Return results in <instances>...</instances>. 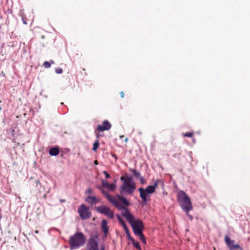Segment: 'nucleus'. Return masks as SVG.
<instances>
[{"label": "nucleus", "mask_w": 250, "mask_h": 250, "mask_svg": "<svg viewBox=\"0 0 250 250\" xmlns=\"http://www.w3.org/2000/svg\"><path fill=\"white\" fill-rule=\"evenodd\" d=\"M111 127V124L107 120H104L103 122V125H97V130L99 132H103L104 130H109Z\"/></svg>", "instance_id": "f8f14e48"}, {"label": "nucleus", "mask_w": 250, "mask_h": 250, "mask_svg": "<svg viewBox=\"0 0 250 250\" xmlns=\"http://www.w3.org/2000/svg\"><path fill=\"white\" fill-rule=\"evenodd\" d=\"M116 181H117L116 179H115V180H114V182H113V183H115V184H116Z\"/></svg>", "instance_id": "e433bc0d"}, {"label": "nucleus", "mask_w": 250, "mask_h": 250, "mask_svg": "<svg viewBox=\"0 0 250 250\" xmlns=\"http://www.w3.org/2000/svg\"><path fill=\"white\" fill-rule=\"evenodd\" d=\"M86 201L93 205L96 204L97 198L95 196H88L86 199Z\"/></svg>", "instance_id": "f3484780"}, {"label": "nucleus", "mask_w": 250, "mask_h": 250, "mask_svg": "<svg viewBox=\"0 0 250 250\" xmlns=\"http://www.w3.org/2000/svg\"><path fill=\"white\" fill-rule=\"evenodd\" d=\"M136 236H138L139 237L140 240L142 241V242L146 244V237L143 234V232H142L141 233H139L138 234L136 235Z\"/></svg>", "instance_id": "4be33fe9"}, {"label": "nucleus", "mask_w": 250, "mask_h": 250, "mask_svg": "<svg viewBox=\"0 0 250 250\" xmlns=\"http://www.w3.org/2000/svg\"><path fill=\"white\" fill-rule=\"evenodd\" d=\"M127 141V138H126V139H125V142H126Z\"/></svg>", "instance_id": "ea45409f"}, {"label": "nucleus", "mask_w": 250, "mask_h": 250, "mask_svg": "<svg viewBox=\"0 0 250 250\" xmlns=\"http://www.w3.org/2000/svg\"><path fill=\"white\" fill-rule=\"evenodd\" d=\"M225 241L229 250H243V249L239 245L234 244V240L230 239L227 235L225 236Z\"/></svg>", "instance_id": "1a4fd4ad"}, {"label": "nucleus", "mask_w": 250, "mask_h": 250, "mask_svg": "<svg viewBox=\"0 0 250 250\" xmlns=\"http://www.w3.org/2000/svg\"><path fill=\"white\" fill-rule=\"evenodd\" d=\"M160 183L163 185V182L161 180L157 179L154 182L152 185H149L147 186L146 188H143V190L149 194H151L155 191L156 188L158 187L159 184Z\"/></svg>", "instance_id": "9b49d317"}, {"label": "nucleus", "mask_w": 250, "mask_h": 250, "mask_svg": "<svg viewBox=\"0 0 250 250\" xmlns=\"http://www.w3.org/2000/svg\"><path fill=\"white\" fill-rule=\"evenodd\" d=\"M96 210L102 214H104L109 218L113 219L114 216V212L110 208L105 206H100L95 208Z\"/></svg>", "instance_id": "6e6552de"}, {"label": "nucleus", "mask_w": 250, "mask_h": 250, "mask_svg": "<svg viewBox=\"0 0 250 250\" xmlns=\"http://www.w3.org/2000/svg\"><path fill=\"white\" fill-rule=\"evenodd\" d=\"M103 173L104 174L106 179H109L111 177L110 175L106 171H104Z\"/></svg>", "instance_id": "bb28decb"}, {"label": "nucleus", "mask_w": 250, "mask_h": 250, "mask_svg": "<svg viewBox=\"0 0 250 250\" xmlns=\"http://www.w3.org/2000/svg\"><path fill=\"white\" fill-rule=\"evenodd\" d=\"M35 233H36V234H37V233H39V231H38V230H35Z\"/></svg>", "instance_id": "f704fd0d"}, {"label": "nucleus", "mask_w": 250, "mask_h": 250, "mask_svg": "<svg viewBox=\"0 0 250 250\" xmlns=\"http://www.w3.org/2000/svg\"><path fill=\"white\" fill-rule=\"evenodd\" d=\"M61 105H63V103H61Z\"/></svg>", "instance_id": "a19ab883"}, {"label": "nucleus", "mask_w": 250, "mask_h": 250, "mask_svg": "<svg viewBox=\"0 0 250 250\" xmlns=\"http://www.w3.org/2000/svg\"><path fill=\"white\" fill-rule=\"evenodd\" d=\"M184 137H192L193 136V133L191 132H186L183 134Z\"/></svg>", "instance_id": "393cba45"}, {"label": "nucleus", "mask_w": 250, "mask_h": 250, "mask_svg": "<svg viewBox=\"0 0 250 250\" xmlns=\"http://www.w3.org/2000/svg\"><path fill=\"white\" fill-rule=\"evenodd\" d=\"M138 179L140 180V182L141 184L144 185L146 183V180H145L144 178L142 176H140Z\"/></svg>", "instance_id": "a878e982"}, {"label": "nucleus", "mask_w": 250, "mask_h": 250, "mask_svg": "<svg viewBox=\"0 0 250 250\" xmlns=\"http://www.w3.org/2000/svg\"><path fill=\"white\" fill-rule=\"evenodd\" d=\"M99 146L100 143L99 142V140L97 139L95 142L93 143V147L92 148V150L94 151H96Z\"/></svg>", "instance_id": "aec40b11"}, {"label": "nucleus", "mask_w": 250, "mask_h": 250, "mask_svg": "<svg viewBox=\"0 0 250 250\" xmlns=\"http://www.w3.org/2000/svg\"><path fill=\"white\" fill-rule=\"evenodd\" d=\"M107 221L103 219L101 222V229L105 236H106L109 233V227L107 226Z\"/></svg>", "instance_id": "4468645a"}, {"label": "nucleus", "mask_w": 250, "mask_h": 250, "mask_svg": "<svg viewBox=\"0 0 250 250\" xmlns=\"http://www.w3.org/2000/svg\"><path fill=\"white\" fill-rule=\"evenodd\" d=\"M120 94L121 97L122 98H124V92H123V91H121V92L120 93Z\"/></svg>", "instance_id": "2f4dec72"}, {"label": "nucleus", "mask_w": 250, "mask_h": 250, "mask_svg": "<svg viewBox=\"0 0 250 250\" xmlns=\"http://www.w3.org/2000/svg\"><path fill=\"white\" fill-rule=\"evenodd\" d=\"M1 109H1V106H0V111H1Z\"/></svg>", "instance_id": "79ce46f5"}, {"label": "nucleus", "mask_w": 250, "mask_h": 250, "mask_svg": "<svg viewBox=\"0 0 250 250\" xmlns=\"http://www.w3.org/2000/svg\"><path fill=\"white\" fill-rule=\"evenodd\" d=\"M102 194L106 198L108 201L111 203L119 210H124L122 213V215L125 217L129 223L131 225L134 221H136L134 216L130 213L127 207L130 205L128 200L122 195H118L117 198L120 201L119 203L117 200L106 191L104 189L101 190Z\"/></svg>", "instance_id": "f257e3e1"}, {"label": "nucleus", "mask_w": 250, "mask_h": 250, "mask_svg": "<svg viewBox=\"0 0 250 250\" xmlns=\"http://www.w3.org/2000/svg\"><path fill=\"white\" fill-rule=\"evenodd\" d=\"M133 246L138 250H142L141 246L138 241H136L134 239L131 241Z\"/></svg>", "instance_id": "6ab92c4d"}, {"label": "nucleus", "mask_w": 250, "mask_h": 250, "mask_svg": "<svg viewBox=\"0 0 250 250\" xmlns=\"http://www.w3.org/2000/svg\"><path fill=\"white\" fill-rule=\"evenodd\" d=\"M99 234L97 231H96L94 234L91 235L90 238L88 240L87 246L88 250H98L99 245L98 241L99 240Z\"/></svg>", "instance_id": "39448f33"}, {"label": "nucleus", "mask_w": 250, "mask_h": 250, "mask_svg": "<svg viewBox=\"0 0 250 250\" xmlns=\"http://www.w3.org/2000/svg\"><path fill=\"white\" fill-rule=\"evenodd\" d=\"M86 240V238L83 232H76L73 235L70 236L68 240L70 250L77 249L83 246Z\"/></svg>", "instance_id": "f03ea898"}, {"label": "nucleus", "mask_w": 250, "mask_h": 250, "mask_svg": "<svg viewBox=\"0 0 250 250\" xmlns=\"http://www.w3.org/2000/svg\"><path fill=\"white\" fill-rule=\"evenodd\" d=\"M14 134H15V130H14V129H12L11 130V135H12V137L14 136Z\"/></svg>", "instance_id": "7c9ffc66"}, {"label": "nucleus", "mask_w": 250, "mask_h": 250, "mask_svg": "<svg viewBox=\"0 0 250 250\" xmlns=\"http://www.w3.org/2000/svg\"><path fill=\"white\" fill-rule=\"evenodd\" d=\"M177 202L185 212H189L193 208L191 200L188 194L183 190L177 193Z\"/></svg>", "instance_id": "7ed1b4c3"}, {"label": "nucleus", "mask_w": 250, "mask_h": 250, "mask_svg": "<svg viewBox=\"0 0 250 250\" xmlns=\"http://www.w3.org/2000/svg\"><path fill=\"white\" fill-rule=\"evenodd\" d=\"M129 171L131 172L135 178L138 179L141 175L140 172L137 171L136 169L129 168Z\"/></svg>", "instance_id": "a211bd4d"}, {"label": "nucleus", "mask_w": 250, "mask_h": 250, "mask_svg": "<svg viewBox=\"0 0 250 250\" xmlns=\"http://www.w3.org/2000/svg\"><path fill=\"white\" fill-rule=\"evenodd\" d=\"M102 186L104 188H107L109 190L114 191L116 188L115 183L109 184L106 181L102 179L101 181Z\"/></svg>", "instance_id": "ddd939ff"}, {"label": "nucleus", "mask_w": 250, "mask_h": 250, "mask_svg": "<svg viewBox=\"0 0 250 250\" xmlns=\"http://www.w3.org/2000/svg\"><path fill=\"white\" fill-rule=\"evenodd\" d=\"M59 147L57 146L51 147L48 151L49 155L51 156H56L60 153Z\"/></svg>", "instance_id": "2eb2a0df"}, {"label": "nucleus", "mask_w": 250, "mask_h": 250, "mask_svg": "<svg viewBox=\"0 0 250 250\" xmlns=\"http://www.w3.org/2000/svg\"><path fill=\"white\" fill-rule=\"evenodd\" d=\"M130 225L135 235L143 232L145 228L143 221L139 219H136V221H134Z\"/></svg>", "instance_id": "423d86ee"}, {"label": "nucleus", "mask_w": 250, "mask_h": 250, "mask_svg": "<svg viewBox=\"0 0 250 250\" xmlns=\"http://www.w3.org/2000/svg\"><path fill=\"white\" fill-rule=\"evenodd\" d=\"M78 213L81 218L83 220L89 218L91 216V213L89 210V208L84 204H82L79 206Z\"/></svg>", "instance_id": "0eeeda50"}, {"label": "nucleus", "mask_w": 250, "mask_h": 250, "mask_svg": "<svg viewBox=\"0 0 250 250\" xmlns=\"http://www.w3.org/2000/svg\"><path fill=\"white\" fill-rule=\"evenodd\" d=\"M125 231L126 235L128 240H129L130 241H132V239H134V238L131 236L130 232H129V230L128 228L125 229Z\"/></svg>", "instance_id": "5701e85b"}, {"label": "nucleus", "mask_w": 250, "mask_h": 250, "mask_svg": "<svg viewBox=\"0 0 250 250\" xmlns=\"http://www.w3.org/2000/svg\"><path fill=\"white\" fill-rule=\"evenodd\" d=\"M138 191L140 193V197L142 200V202L141 204L142 206H146L147 204V202L150 200V194L146 192H145L144 190H143V188H138Z\"/></svg>", "instance_id": "9d476101"}, {"label": "nucleus", "mask_w": 250, "mask_h": 250, "mask_svg": "<svg viewBox=\"0 0 250 250\" xmlns=\"http://www.w3.org/2000/svg\"><path fill=\"white\" fill-rule=\"evenodd\" d=\"M60 201L61 202H65V200L64 199H61L60 200Z\"/></svg>", "instance_id": "72a5a7b5"}, {"label": "nucleus", "mask_w": 250, "mask_h": 250, "mask_svg": "<svg viewBox=\"0 0 250 250\" xmlns=\"http://www.w3.org/2000/svg\"><path fill=\"white\" fill-rule=\"evenodd\" d=\"M86 192L87 193H89V194H91V193H93V190L90 188H88L86 190Z\"/></svg>", "instance_id": "c756f323"}, {"label": "nucleus", "mask_w": 250, "mask_h": 250, "mask_svg": "<svg viewBox=\"0 0 250 250\" xmlns=\"http://www.w3.org/2000/svg\"><path fill=\"white\" fill-rule=\"evenodd\" d=\"M120 180L123 182L121 187V191L131 194L134 192L136 188V185L131 176L126 175L125 177H121Z\"/></svg>", "instance_id": "20e7f679"}, {"label": "nucleus", "mask_w": 250, "mask_h": 250, "mask_svg": "<svg viewBox=\"0 0 250 250\" xmlns=\"http://www.w3.org/2000/svg\"><path fill=\"white\" fill-rule=\"evenodd\" d=\"M186 214L187 215V216H188V218H189L191 221H192V220H193V216H192L191 215L189 214V212H186Z\"/></svg>", "instance_id": "c85d7f7f"}, {"label": "nucleus", "mask_w": 250, "mask_h": 250, "mask_svg": "<svg viewBox=\"0 0 250 250\" xmlns=\"http://www.w3.org/2000/svg\"><path fill=\"white\" fill-rule=\"evenodd\" d=\"M21 20L22 21V22H23V23L24 24H27V22L26 21V18L23 16H21Z\"/></svg>", "instance_id": "cd10ccee"}, {"label": "nucleus", "mask_w": 250, "mask_h": 250, "mask_svg": "<svg viewBox=\"0 0 250 250\" xmlns=\"http://www.w3.org/2000/svg\"><path fill=\"white\" fill-rule=\"evenodd\" d=\"M94 163H95V164H96V165H97V164H98V163H97V162L96 161H95L94 162Z\"/></svg>", "instance_id": "58836bf2"}, {"label": "nucleus", "mask_w": 250, "mask_h": 250, "mask_svg": "<svg viewBox=\"0 0 250 250\" xmlns=\"http://www.w3.org/2000/svg\"><path fill=\"white\" fill-rule=\"evenodd\" d=\"M192 141H193V142L194 143H195V138H193V139H192Z\"/></svg>", "instance_id": "c9c22d12"}, {"label": "nucleus", "mask_w": 250, "mask_h": 250, "mask_svg": "<svg viewBox=\"0 0 250 250\" xmlns=\"http://www.w3.org/2000/svg\"><path fill=\"white\" fill-rule=\"evenodd\" d=\"M116 216L119 223L123 227L124 229L125 230L126 229H127V226L125 224V222L124 221V219L122 218V217L119 214H118L116 215Z\"/></svg>", "instance_id": "dca6fc26"}, {"label": "nucleus", "mask_w": 250, "mask_h": 250, "mask_svg": "<svg viewBox=\"0 0 250 250\" xmlns=\"http://www.w3.org/2000/svg\"><path fill=\"white\" fill-rule=\"evenodd\" d=\"M100 250H105V248L104 245H102L100 248Z\"/></svg>", "instance_id": "473e14b6"}, {"label": "nucleus", "mask_w": 250, "mask_h": 250, "mask_svg": "<svg viewBox=\"0 0 250 250\" xmlns=\"http://www.w3.org/2000/svg\"><path fill=\"white\" fill-rule=\"evenodd\" d=\"M1 103V101H0V103Z\"/></svg>", "instance_id": "37998d69"}, {"label": "nucleus", "mask_w": 250, "mask_h": 250, "mask_svg": "<svg viewBox=\"0 0 250 250\" xmlns=\"http://www.w3.org/2000/svg\"><path fill=\"white\" fill-rule=\"evenodd\" d=\"M55 72L57 73V74H61L62 73V69L61 67H57L56 68H55Z\"/></svg>", "instance_id": "b1692460"}, {"label": "nucleus", "mask_w": 250, "mask_h": 250, "mask_svg": "<svg viewBox=\"0 0 250 250\" xmlns=\"http://www.w3.org/2000/svg\"><path fill=\"white\" fill-rule=\"evenodd\" d=\"M54 62L53 60H50L49 62L45 61L43 62V66L46 68L50 67L52 64H54Z\"/></svg>", "instance_id": "412c9836"}, {"label": "nucleus", "mask_w": 250, "mask_h": 250, "mask_svg": "<svg viewBox=\"0 0 250 250\" xmlns=\"http://www.w3.org/2000/svg\"><path fill=\"white\" fill-rule=\"evenodd\" d=\"M113 157H114L116 159H117V157H116V156L115 155H113Z\"/></svg>", "instance_id": "4c0bfd02"}]
</instances>
